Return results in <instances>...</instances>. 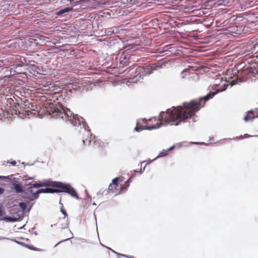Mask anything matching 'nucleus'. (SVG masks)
<instances>
[{
	"label": "nucleus",
	"instance_id": "11",
	"mask_svg": "<svg viewBox=\"0 0 258 258\" xmlns=\"http://www.w3.org/2000/svg\"><path fill=\"white\" fill-rule=\"evenodd\" d=\"M18 105L20 106V108L22 111H25L26 114L29 115L28 106L30 105V101L26 100L23 103L19 104Z\"/></svg>",
	"mask_w": 258,
	"mask_h": 258
},
{
	"label": "nucleus",
	"instance_id": "6",
	"mask_svg": "<svg viewBox=\"0 0 258 258\" xmlns=\"http://www.w3.org/2000/svg\"><path fill=\"white\" fill-rule=\"evenodd\" d=\"M123 179L121 177H116L112 181L108 187V192L112 193L115 195H119L123 191V188H125L123 186H121L119 189H118V183L122 181Z\"/></svg>",
	"mask_w": 258,
	"mask_h": 258
},
{
	"label": "nucleus",
	"instance_id": "26",
	"mask_svg": "<svg viewBox=\"0 0 258 258\" xmlns=\"http://www.w3.org/2000/svg\"><path fill=\"white\" fill-rule=\"evenodd\" d=\"M68 1L70 2V4H75V0H68Z\"/></svg>",
	"mask_w": 258,
	"mask_h": 258
},
{
	"label": "nucleus",
	"instance_id": "4",
	"mask_svg": "<svg viewBox=\"0 0 258 258\" xmlns=\"http://www.w3.org/2000/svg\"><path fill=\"white\" fill-rule=\"evenodd\" d=\"M42 186H46L45 181L40 183H34L27 184V188L25 191L27 198L31 201L37 199L40 192H38V189L34 190V188H38Z\"/></svg>",
	"mask_w": 258,
	"mask_h": 258
},
{
	"label": "nucleus",
	"instance_id": "21",
	"mask_svg": "<svg viewBox=\"0 0 258 258\" xmlns=\"http://www.w3.org/2000/svg\"><path fill=\"white\" fill-rule=\"evenodd\" d=\"M130 183V179H128L127 181H126L125 182V183L122 185V186H123L124 187H125V188H123V191H124V190H126L127 187L128 186H129Z\"/></svg>",
	"mask_w": 258,
	"mask_h": 258
},
{
	"label": "nucleus",
	"instance_id": "3",
	"mask_svg": "<svg viewBox=\"0 0 258 258\" xmlns=\"http://www.w3.org/2000/svg\"><path fill=\"white\" fill-rule=\"evenodd\" d=\"M45 184L46 186H50L56 187V188H54V192L56 193L64 192L70 194L72 197L77 199H79V197L76 190L69 184L63 183L59 181H52L50 180H46Z\"/></svg>",
	"mask_w": 258,
	"mask_h": 258
},
{
	"label": "nucleus",
	"instance_id": "14",
	"mask_svg": "<svg viewBox=\"0 0 258 258\" xmlns=\"http://www.w3.org/2000/svg\"><path fill=\"white\" fill-rule=\"evenodd\" d=\"M38 192L40 193H54V189L51 188H41L38 189Z\"/></svg>",
	"mask_w": 258,
	"mask_h": 258
},
{
	"label": "nucleus",
	"instance_id": "22",
	"mask_svg": "<svg viewBox=\"0 0 258 258\" xmlns=\"http://www.w3.org/2000/svg\"><path fill=\"white\" fill-rule=\"evenodd\" d=\"M250 69L251 70V72L253 74H258V64H257V68H255L254 69H253L252 67H250Z\"/></svg>",
	"mask_w": 258,
	"mask_h": 258
},
{
	"label": "nucleus",
	"instance_id": "25",
	"mask_svg": "<svg viewBox=\"0 0 258 258\" xmlns=\"http://www.w3.org/2000/svg\"><path fill=\"white\" fill-rule=\"evenodd\" d=\"M5 191V189L3 188L0 187V195L3 194Z\"/></svg>",
	"mask_w": 258,
	"mask_h": 258
},
{
	"label": "nucleus",
	"instance_id": "10",
	"mask_svg": "<svg viewBox=\"0 0 258 258\" xmlns=\"http://www.w3.org/2000/svg\"><path fill=\"white\" fill-rule=\"evenodd\" d=\"M60 211H61V213L64 215V217L62 219V220L64 222V223L63 224H59V223H58V224L61 225L62 228H67L68 227L69 224V221H68V218L67 217V216H68V214H67L66 211H65V210H64L63 209L62 207L61 208Z\"/></svg>",
	"mask_w": 258,
	"mask_h": 258
},
{
	"label": "nucleus",
	"instance_id": "30",
	"mask_svg": "<svg viewBox=\"0 0 258 258\" xmlns=\"http://www.w3.org/2000/svg\"><path fill=\"white\" fill-rule=\"evenodd\" d=\"M123 255V256H125V257H127V258H133V257H131V256H126V255Z\"/></svg>",
	"mask_w": 258,
	"mask_h": 258
},
{
	"label": "nucleus",
	"instance_id": "28",
	"mask_svg": "<svg viewBox=\"0 0 258 258\" xmlns=\"http://www.w3.org/2000/svg\"><path fill=\"white\" fill-rule=\"evenodd\" d=\"M250 136L248 135V134H245L243 136V138H249L250 137Z\"/></svg>",
	"mask_w": 258,
	"mask_h": 258
},
{
	"label": "nucleus",
	"instance_id": "2",
	"mask_svg": "<svg viewBox=\"0 0 258 258\" xmlns=\"http://www.w3.org/2000/svg\"><path fill=\"white\" fill-rule=\"evenodd\" d=\"M56 92L52 95L42 96L41 101L44 102V107L46 109V112L55 118H62L63 120L70 121L75 126L79 125L81 120L77 115H74L68 108L63 107L59 103H54L56 97Z\"/></svg>",
	"mask_w": 258,
	"mask_h": 258
},
{
	"label": "nucleus",
	"instance_id": "31",
	"mask_svg": "<svg viewBox=\"0 0 258 258\" xmlns=\"http://www.w3.org/2000/svg\"><path fill=\"white\" fill-rule=\"evenodd\" d=\"M69 239H70V238H69V237L68 238H66L65 239H64V240H68Z\"/></svg>",
	"mask_w": 258,
	"mask_h": 258
},
{
	"label": "nucleus",
	"instance_id": "19",
	"mask_svg": "<svg viewBox=\"0 0 258 258\" xmlns=\"http://www.w3.org/2000/svg\"><path fill=\"white\" fill-rule=\"evenodd\" d=\"M172 148H169V149H168V150H163L162 152H160V153H159V154L158 157H162V156H163L165 155H166V153H167L168 151L171 150Z\"/></svg>",
	"mask_w": 258,
	"mask_h": 258
},
{
	"label": "nucleus",
	"instance_id": "5",
	"mask_svg": "<svg viewBox=\"0 0 258 258\" xmlns=\"http://www.w3.org/2000/svg\"><path fill=\"white\" fill-rule=\"evenodd\" d=\"M144 123L146 125L143 126L140 125L139 123H137L136 127L135 128V130L137 132H140L143 130H151L153 129L158 128L160 127L159 120L158 118L154 117L148 120L144 119Z\"/></svg>",
	"mask_w": 258,
	"mask_h": 258
},
{
	"label": "nucleus",
	"instance_id": "18",
	"mask_svg": "<svg viewBox=\"0 0 258 258\" xmlns=\"http://www.w3.org/2000/svg\"><path fill=\"white\" fill-rule=\"evenodd\" d=\"M94 143H95L96 144H98L99 145V146H100L102 148L105 147L106 146H107L108 145V143L107 142H103L101 141H98L97 142L95 141Z\"/></svg>",
	"mask_w": 258,
	"mask_h": 258
},
{
	"label": "nucleus",
	"instance_id": "15",
	"mask_svg": "<svg viewBox=\"0 0 258 258\" xmlns=\"http://www.w3.org/2000/svg\"><path fill=\"white\" fill-rule=\"evenodd\" d=\"M14 188L15 191L18 193H21L23 191L22 186L21 184L19 183H14L13 184Z\"/></svg>",
	"mask_w": 258,
	"mask_h": 258
},
{
	"label": "nucleus",
	"instance_id": "7",
	"mask_svg": "<svg viewBox=\"0 0 258 258\" xmlns=\"http://www.w3.org/2000/svg\"><path fill=\"white\" fill-rule=\"evenodd\" d=\"M153 70L152 67L149 66L146 67H139L137 68V73L138 74H139V78L143 79L145 76L151 74L152 73Z\"/></svg>",
	"mask_w": 258,
	"mask_h": 258
},
{
	"label": "nucleus",
	"instance_id": "12",
	"mask_svg": "<svg viewBox=\"0 0 258 258\" xmlns=\"http://www.w3.org/2000/svg\"><path fill=\"white\" fill-rule=\"evenodd\" d=\"M132 71L131 75V79H135L136 81H139L141 80V78H139V74L137 73V68L136 70L134 69H130L128 72Z\"/></svg>",
	"mask_w": 258,
	"mask_h": 258
},
{
	"label": "nucleus",
	"instance_id": "13",
	"mask_svg": "<svg viewBox=\"0 0 258 258\" xmlns=\"http://www.w3.org/2000/svg\"><path fill=\"white\" fill-rule=\"evenodd\" d=\"M255 117L254 112L252 110L247 112L246 115L244 117L243 119L245 121L252 120Z\"/></svg>",
	"mask_w": 258,
	"mask_h": 258
},
{
	"label": "nucleus",
	"instance_id": "16",
	"mask_svg": "<svg viewBox=\"0 0 258 258\" xmlns=\"http://www.w3.org/2000/svg\"><path fill=\"white\" fill-rule=\"evenodd\" d=\"M73 10V8H66L65 9L60 10L57 12L56 14L57 15H61L66 13H69Z\"/></svg>",
	"mask_w": 258,
	"mask_h": 258
},
{
	"label": "nucleus",
	"instance_id": "17",
	"mask_svg": "<svg viewBox=\"0 0 258 258\" xmlns=\"http://www.w3.org/2000/svg\"><path fill=\"white\" fill-rule=\"evenodd\" d=\"M29 112H30V110H37V107L36 105L34 104L33 103L30 102V105L28 106Z\"/></svg>",
	"mask_w": 258,
	"mask_h": 258
},
{
	"label": "nucleus",
	"instance_id": "29",
	"mask_svg": "<svg viewBox=\"0 0 258 258\" xmlns=\"http://www.w3.org/2000/svg\"><path fill=\"white\" fill-rule=\"evenodd\" d=\"M236 139H243V137L241 135V136H239V137H236Z\"/></svg>",
	"mask_w": 258,
	"mask_h": 258
},
{
	"label": "nucleus",
	"instance_id": "9",
	"mask_svg": "<svg viewBox=\"0 0 258 258\" xmlns=\"http://www.w3.org/2000/svg\"><path fill=\"white\" fill-rule=\"evenodd\" d=\"M118 61L119 62V67H123L128 64L129 58L126 55H121L120 56Z\"/></svg>",
	"mask_w": 258,
	"mask_h": 258
},
{
	"label": "nucleus",
	"instance_id": "32",
	"mask_svg": "<svg viewBox=\"0 0 258 258\" xmlns=\"http://www.w3.org/2000/svg\"><path fill=\"white\" fill-rule=\"evenodd\" d=\"M4 178V177L0 176V179H3Z\"/></svg>",
	"mask_w": 258,
	"mask_h": 258
},
{
	"label": "nucleus",
	"instance_id": "27",
	"mask_svg": "<svg viewBox=\"0 0 258 258\" xmlns=\"http://www.w3.org/2000/svg\"><path fill=\"white\" fill-rule=\"evenodd\" d=\"M156 122H155L154 121H151L150 122V125H153L155 124H156Z\"/></svg>",
	"mask_w": 258,
	"mask_h": 258
},
{
	"label": "nucleus",
	"instance_id": "1",
	"mask_svg": "<svg viewBox=\"0 0 258 258\" xmlns=\"http://www.w3.org/2000/svg\"><path fill=\"white\" fill-rule=\"evenodd\" d=\"M216 93H210L204 98L193 100L188 102H184L182 106L172 107L166 112H161L158 119L161 125L170 124L177 125L181 122L191 118L195 113L203 107L206 101L212 98Z\"/></svg>",
	"mask_w": 258,
	"mask_h": 258
},
{
	"label": "nucleus",
	"instance_id": "24",
	"mask_svg": "<svg viewBox=\"0 0 258 258\" xmlns=\"http://www.w3.org/2000/svg\"><path fill=\"white\" fill-rule=\"evenodd\" d=\"M9 163L13 166H15L16 165V162L15 161H12Z\"/></svg>",
	"mask_w": 258,
	"mask_h": 258
},
{
	"label": "nucleus",
	"instance_id": "20",
	"mask_svg": "<svg viewBox=\"0 0 258 258\" xmlns=\"http://www.w3.org/2000/svg\"><path fill=\"white\" fill-rule=\"evenodd\" d=\"M19 206L23 211L25 210L27 208L26 204L24 202L20 203Z\"/></svg>",
	"mask_w": 258,
	"mask_h": 258
},
{
	"label": "nucleus",
	"instance_id": "8",
	"mask_svg": "<svg viewBox=\"0 0 258 258\" xmlns=\"http://www.w3.org/2000/svg\"><path fill=\"white\" fill-rule=\"evenodd\" d=\"M86 136L88 137V138L84 139V138L83 139V142L85 146H89L91 144V142L94 140V139H95V137L91 135L90 131H86Z\"/></svg>",
	"mask_w": 258,
	"mask_h": 258
},
{
	"label": "nucleus",
	"instance_id": "23",
	"mask_svg": "<svg viewBox=\"0 0 258 258\" xmlns=\"http://www.w3.org/2000/svg\"><path fill=\"white\" fill-rule=\"evenodd\" d=\"M4 214L2 206L0 205V216H3Z\"/></svg>",
	"mask_w": 258,
	"mask_h": 258
}]
</instances>
